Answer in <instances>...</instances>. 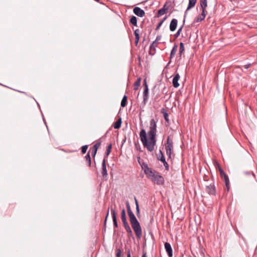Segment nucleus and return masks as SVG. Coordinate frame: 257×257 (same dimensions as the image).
<instances>
[{
	"mask_svg": "<svg viewBox=\"0 0 257 257\" xmlns=\"http://www.w3.org/2000/svg\"><path fill=\"white\" fill-rule=\"evenodd\" d=\"M157 120L153 118L150 121L149 130L148 133L145 129H142L140 132V140L144 148L150 152L154 150L157 143Z\"/></svg>",
	"mask_w": 257,
	"mask_h": 257,
	"instance_id": "nucleus-1",
	"label": "nucleus"
},
{
	"mask_svg": "<svg viewBox=\"0 0 257 257\" xmlns=\"http://www.w3.org/2000/svg\"><path fill=\"white\" fill-rule=\"evenodd\" d=\"M125 204L127 214L132 228L135 231L137 238L140 239L142 235V229L140 223L132 211L128 201H126Z\"/></svg>",
	"mask_w": 257,
	"mask_h": 257,
	"instance_id": "nucleus-2",
	"label": "nucleus"
},
{
	"mask_svg": "<svg viewBox=\"0 0 257 257\" xmlns=\"http://www.w3.org/2000/svg\"><path fill=\"white\" fill-rule=\"evenodd\" d=\"M147 177L157 185H160L164 184V178L155 170H153L152 173L149 174Z\"/></svg>",
	"mask_w": 257,
	"mask_h": 257,
	"instance_id": "nucleus-3",
	"label": "nucleus"
},
{
	"mask_svg": "<svg viewBox=\"0 0 257 257\" xmlns=\"http://www.w3.org/2000/svg\"><path fill=\"white\" fill-rule=\"evenodd\" d=\"M165 150L166 155L169 159H171V154L173 151V141L170 139L169 137H168L167 138V143L165 144Z\"/></svg>",
	"mask_w": 257,
	"mask_h": 257,
	"instance_id": "nucleus-4",
	"label": "nucleus"
},
{
	"mask_svg": "<svg viewBox=\"0 0 257 257\" xmlns=\"http://www.w3.org/2000/svg\"><path fill=\"white\" fill-rule=\"evenodd\" d=\"M205 190L210 195H215L216 194V189L214 183L206 186Z\"/></svg>",
	"mask_w": 257,
	"mask_h": 257,
	"instance_id": "nucleus-5",
	"label": "nucleus"
},
{
	"mask_svg": "<svg viewBox=\"0 0 257 257\" xmlns=\"http://www.w3.org/2000/svg\"><path fill=\"white\" fill-rule=\"evenodd\" d=\"M106 160L105 157L103 160L102 162L101 174L104 178H106L108 176L106 166Z\"/></svg>",
	"mask_w": 257,
	"mask_h": 257,
	"instance_id": "nucleus-6",
	"label": "nucleus"
},
{
	"mask_svg": "<svg viewBox=\"0 0 257 257\" xmlns=\"http://www.w3.org/2000/svg\"><path fill=\"white\" fill-rule=\"evenodd\" d=\"M158 43L156 42L153 41V43L151 44L149 48V54L151 56H154L156 53V47H157L158 45Z\"/></svg>",
	"mask_w": 257,
	"mask_h": 257,
	"instance_id": "nucleus-7",
	"label": "nucleus"
},
{
	"mask_svg": "<svg viewBox=\"0 0 257 257\" xmlns=\"http://www.w3.org/2000/svg\"><path fill=\"white\" fill-rule=\"evenodd\" d=\"M196 2H197V0H189V4L188 5V7L187 8V9L185 11V12L184 19L183 20L184 23L185 22V18L186 17L187 11L195 7V6L196 4Z\"/></svg>",
	"mask_w": 257,
	"mask_h": 257,
	"instance_id": "nucleus-8",
	"label": "nucleus"
},
{
	"mask_svg": "<svg viewBox=\"0 0 257 257\" xmlns=\"http://www.w3.org/2000/svg\"><path fill=\"white\" fill-rule=\"evenodd\" d=\"M168 9H169V7L167 6V4L166 3L164 5L163 7L162 8H161V9H160L158 11V14L157 15V17H160L164 15V14L167 13Z\"/></svg>",
	"mask_w": 257,
	"mask_h": 257,
	"instance_id": "nucleus-9",
	"label": "nucleus"
},
{
	"mask_svg": "<svg viewBox=\"0 0 257 257\" xmlns=\"http://www.w3.org/2000/svg\"><path fill=\"white\" fill-rule=\"evenodd\" d=\"M133 12L135 15L140 17H143L145 15V11L140 8L136 7L134 8Z\"/></svg>",
	"mask_w": 257,
	"mask_h": 257,
	"instance_id": "nucleus-10",
	"label": "nucleus"
},
{
	"mask_svg": "<svg viewBox=\"0 0 257 257\" xmlns=\"http://www.w3.org/2000/svg\"><path fill=\"white\" fill-rule=\"evenodd\" d=\"M149 99V88H145L143 92V100L142 102V104L145 106Z\"/></svg>",
	"mask_w": 257,
	"mask_h": 257,
	"instance_id": "nucleus-11",
	"label": "nucleus"
},
{
	"mask_svg": "<svg viewBox=\"0 0 257 257\" xmlns=\"http://www.w3.org/2000/svg\"><path fill=\"white\" fill-rule=\"evenodd\" d=\"M111 213L112 216V220L113 223V226L115 228L118 227V224L116 219V214L114 208H111Z\"/></svg>",
	"mask_w": 257,
	"mask_h": 257,
	"instance_id": "nucleus-12",
	"label": "nucleus"
},
{
	"mask_svg": "<svg viewBox=\"0 0 257 257\" xmlns=\"http://www.w3.org/2000/svg\"><path fill=\"white\" fill-rule=\"evenodd\" d=\"M142 167V169L144 170V172H145V174L147 175V176L149 174L152 173V171H153V170L152 168L149 167L147 163H143Z\"/></svg>",
	"mask_w": 257,
	"mask_h": 257,
	"instance_id": "nucleus-13",
	"label": "nucleus"
},
{
	"mask_svg": "<svg viewBox=\"0 0 257 257\" xmlns=\"http://www.w3.org/2000/svg\"><path fill=\"white\" fill-rule=\"evenodd\" d=\"M165 248L167 252V254L169 257H172L173 255V250L171 244L168 242L165 243Z\"/></svg>",
	"mask_w": 257,
	"mask_h": 257,
	"instance_id": "nucleus-14",
	"label": "nucleus"
},
{
	"mask_svg": "<svg viewBox=\"0 0 257 257\" xmlns=\"http://www.w3.org/2000/svg\"><path fill=\"white\" fill-rule=\"evenodd\" d=\"M177 24L178 20L176 19H172L170 24V30L171 32H174L176 29Z\"/></svg>",
	"mask_w": 257,
	"mask_h": 257,
	"instance_id": "nucleus-15",
	"label": "nucleus"
},
{
	"mask_svg": "<svg viewBox=\"0 0 257 257\" xmlns=\"http://www.w3.org/2000/svg\"><path fill=\"white\" fill-rule=\"evenodd\" d=\"M101 145V142H97L92 148V156L94 158L97 151Z\"/></svg>",
	"mask_w": 257,
	"mask_h": 257,
	"instance_id": "nucleus-16",
	"label": "nucleus"
},
{
	"mask_svg": "<svg viewBox=\"0 0 257 257\" xmlns=\"http://www.w3.org/2000/svg\"><path fill=\"white\" fill-rule=\"evenodd\" d=\"M180 75L178 73H177L174 77L172 81L173 85L174 87L177 88L179 86V83L178 81L180 79Z\"/></svg>",
	"mask_w": 257,
	"mask_h": 257,
	"instance_id": "nucleus-17",
	"label": "nucleus"
},
{
	"mask_svg": "<svg viewBox=\"0 0 257 257\" xmlns=\"http://www.w3.org/2000/svg\"><path fill=\"white\" fill-rule=\"evenodd\" d=\"M121 219L123 225L125 224L128 223L126 220L125 210L124 208H123L121 210Z\"/></svg>",
	"mask_w": 257,
	"mask_h": 257,
	"instance_id": "nucleus-18",
	"label": "nucleus"
},
{
	"mask_svg": "<svg viewBox=\"0 0 257 257\" xmlns=\"http://www.w3.org/2000/svg\"><path fill=\"white\" fill-rule=\"evenodd\" d=\"M177 48H178V46H177V44H174V45L171 50V53H170V60H171L174 57V56L177 51ZM170 62H171V60H170L169 64Z\"/></svg>",
	"mask_w": 257,
	"mask_h": 257,
	"instance_id": "nucleus-19",
	"label": "nucleus"
},
{
	"mask_svg": "<svg viewBox=\"0 0 257 257\" xmlns=\"http://www.w3.org/2000/svg\"><path fill=\"white\" fill-rule=\"evenodd\" d=\"M142 79L141 77H138L137 78V80L136 81V82L134 83V89L135 90H137L138 89L139 87L141 85V82Z\"/></svg>",
	"mask_w": 257,
	"mask_h": 257,
	"instance_id": "nucleus-20",
	"label": "nucleus"
},
{
	"mask_svg": "<svg viewBox=\"0 0 257 257\" xmlns=\"http://www.w3.org/2000/svg\"><path fill=\"white\" fill-rule=\"evenodd\" d=\"M85 160L86 162L87 163L89 167H91V161L90 155V152H88L86 155L85 156Z\"/></svg>",
	"mask_w": 257,
	"mask_h": 257,
	"instance_id": "nucleus-21",
	"label": "nucleus"
},
{
	"mask_svg": "<svg viewBox=\"0 0 257 257\" xmlns=\"http://www.w3.org/2000/svg\"><path fill=\"white\" fill-rule=\"evenodd\" d=\"M125 229L126 230V231L129 234L130 236L133 235V232L132 231V229L131 228V227L128 223L125 224L123 225Z\"/></svg>",
	"mask_w": 257,
	"mask_h": 257,
	"instance_id": "nucleus-22",
	"label": "nucleus"
},
{
	"mask_svg": "<svg viewBox=\"0 0 257 257\" xmlns=\"http://www.w3.org/2000/svg\"><path fill=\"white\" fill-rule=\"evenodd\" d=\"M122 123L121 119L120 118L116 121L113 125V127L115 129H118L120 127Z\"/></svg>",
	"mask_w": 257,
	"mask_h": 257,
	"instance_id": "nucleus-23",
	"label": "nucleus"
},
{
	"mask_svg": "<svg viewBox=\"0 0 257 257\" xmlns=\"http://www.w3.org/2000/svg\"><path fill=\"white\" fill-rule=\"evenodd\" d=\"M205 16H204V14H201L199 17L196 18L194 19V23H198V22H201L203 20H204L205 19Z\"/></svg>",
	"mask_w": 257,
	"mask_h": 257,
	"instance_id": "nucleus-24",
	"label": "nucleus"
},
{
	"mask_svg": "<svg viewBox=\"0 0 257 257\" xmlns=\"http://www.w3.org/2000/svg\"><path fill=\"white\" fill-rule=\"evenodd\" d=\"M200 3L201 9H206L207 7V0H200Z\"/></svg>",
	"mask_w": 257,
	"mask_h": 257,
	"instance_id": "nucleus-25",
	"label": "nucleus"
},
{
	"mask_svg": "<svg viewBox=\"0 0 257 257\" xmlns=\"http://www.w3.org/2000/svg\"><path fill=\"white\" fill-rule=\"evenodd\" d=\"M127 103V96L126 95H124L122 97V99L121 101V106L122 107H124L126 106Z\"/></svg>",
	"mask_w": 257,
	"mask_h": 257,
	"instance_id": "nucleus-26",
	"label": "nucleus"
},
{
	"mask_svg": "<svg viewBox=\"0 0 257 257\" xmlns=\"http://www.w3.org/2000/svg\"><path fill=\"white\" fill-rule=\"evenodd\" d=\"M161 112L163 113L164 117L165 120L167 122H168L169 121L168 113L167 112V111L164 108H162L161 110Z\"/></svg>",
	"mask_w": 257,
	"mask_h": 257,
	"instance_id": "nucleus-27",
	"label": "nucleus"
},
{
	"mask_svg": "<svg viewBox=\"0 0 257 257\" xmlns=\"http://www.w3.org/2000/svg\"><path fill=\"white\" fill-rule=\"evenodd\" d=\"M158 159L162 162H165V161H166L165 158L164 154L161 150H160V151H159V156Z\"/></svg>",
	"mask_w": 257,
	"mask_h": 257,
	"instance_id": "nucleus-28",
	"label": "nucleus"
},
{
	"mask_svg": "<svg viewBox=\"0 0 257 257\" xmlns=\"http://www.w3.org/2000/svg\"><path fill=\"white\" fill-rule=\"evenodd\" d=\"M135 204L136 205V214L139 217L140 215V208L138 201L136 197H135Z\"/></svg>",
	"mask_w": 257,
	"mask_h": 257,
	"instance_id": "nucleus-29",
	"label": "nucleus"
},
{
	"mask_svg": "<svg viewBox=\"0 0 257 257\" xmlns=\"http://www.w3.org/2000/svg\"><path fill=\"white\" fill-rule=\"evenodd\" d=\"M130 23L134 26H137V17L135 16H132L130 19Z\"/></svg>",
	"mask_w": 257,
	"mask_h": 257,
	"instance_id": "nucleus-30",
	"label": "nucleus"
},
{
	"mask_svg": "<svg viewBox=\"0 0 257 257\" xmlns=\"http://www.w3.org/2000/svg\"><path fill=\"white\" fill-rule=\"evenodd\" d=\"M111 149H112V144L111 143H110L108 145L106 150V152H105V155L106 157H107L110 154V153L111 151Z\"/></svg>",
	"mask_w": 257,
	"mask_h": 257,
	"instance_id": "nucleus-31",
	"label": "nucleus"
},
{
	"mask_svg": "<svg viewBox=\"0 0 257 257\" xmlns=\"http://www.w3.org/2000/svg\"><path fill=\"white\" fill-rule=\"evenodd\" d=\"M218 167L220 177H222V176H224V175H226L219 164H218Z\"/></svg>",
	"mask_w": 257,
	"mask_h": 257,
	"instance_id": "nucleus-32",
	"label": "nucleus"
},
{
	"mask_svg": "<svg viewBox=\"0 0 257 257\" xmlns=\"http://www.w3.org/2000/svg\"><path fill=\"white\" fill-rule=\"evenodd\" d=\"M184 44L182 42H181L180 44V49H179V54L181 55L182 53L184 51Z\"/></svg>",
	"mask_w": 257,
	"mask_h": 257,
	"instance_id": "nucleus-33",
	"label": "nucleus"
},
{
	"mask_svg": "<svg viewBox=\"0 0 257 257\" xmlns=\"http://www.w3.org/2000/svg\"><path fill=\"white\" fill-rule=\"evenodd\" d=\"M225 190L227 192H228L230 189V182L229 180L228 181L225 182Z\"/></svg>",
	"mask_w": 257,
	"mask_h": 257,
	"instance_id": "nucleus-34",
	"label": "nucleus"
},
{
	"mask_svg": "<svg viewBox=\"0 0 257 257\" xmlns=\"http://www.w3.org/2000/svg\"><path fill=\"white\" fill-rule=\"evenodd\" d=\"M183 27V26H182L179 29V30L177 31V32H176V33L174 35V36L175 38H177L179 37V36L180 35V33L182 31V28Z\"/></svg>",
	"mask_w": 257,
	"mask_h": 257,
	"instance_id": "nucleus-35",
	"label": "nucleus"
},
{
	"mask_svg": "<svg viewBox=\"0 0 257 257\" xmlns=\"http://www.w3.org/2000/svg\"><path fill=\"white\" fill-rule=\"evenodd\" d=\"M88 147V146L87 145L83 146L81 147V152L82 154H85L86 152Z\"/></svg>",
	"mask_w": 257,
	"mask_h": 257,
	"instance_id": "nucleus-36",
	"label": "nucleus"
},
{
	"mask_svg": "<svg viewBox=\"0 0 257 257\" xmlns=\"http://www.w3.org/2000/svg\"><path fill=\"white\" fill-rule=\"evenodd\" d=\"M121 254V250L119 248L116 249V255L117 257H120Z\"/></svg>",
	"mask_w": 257,
	"mask_h": 257,
	"instance_id": "nucleus-37",
	"label": "nucleus"
},
{
	"mask_svg": "<svg viewBox=\"0 0 257 257\" xmlns=\"http://www.w3.org/2000/svg\"><path fill=\"white\" fill-rule=\"evenodd\" d=\"M162 163H163L164 166H165L166 170H167V171L169 170V166L168 164L167 163V162L166 161H165V162H163Z\"/></svg>",
	"mask_w": 257,
	"mask_h": 257,
	"instance_id": "nucleus-38",
	"label": "nucleus"
},
{
	"mask_svg": "<svg viewBox=\"0 0 257 257\" xmlns=\"http://www.w3.org/2000/svg\"><path fill=\"white\" fill-rule=\"evenodd\" d=\"M244 174L247 175H250V176H252V177H253V178H254V177H255V175L252 172H244Z\"/></svg>",
	"mask_w": 257,
	"mask_h": 257,
	"instance_id": "nucleus-39",
	"label": "nucleus"
},
{
	"mask_svg": "<svg viewBox=\"0 0 257 257\" xmlns=\"http://www.w3.org/2000/svg\"><path fill=\"white\" fill-rule=\"evenodd\" d=\"M134 35L135 37H140V30L138 29L134 31Z\"/></svg>",
	"mask_w": 257,
	"mask_h": 257,
	"instance_id": "nucleus-40",
	"label": "nucleus"
},
{
	"mask_svg": "<svg viewBox=\"0 0 257 257\" xmlns=\"http://www.w3.org/2000/svg\"><path fill=\"white\" fill-rule=\"evenodd\" d=\"M109 208H108L107 210V212H106V217H105V220H104V226H105V225H106V221H107V218L108 216L109 215Z\"/></svg>",
	"mask_w": 257,
	"mask_h": 257,
	"instance_id": "nucleus-41",
	"label": "nucleus"
},
{
	"mask_svg": "<svg viewBox=\"0 0 257 257\" xmlns=\"http://www.w3.org/2000/svg\"><path fill=\"white\" fill-rule=\"evenodd\" d=\"M162 36L161 35H158L154 41V42H156V43L159 44V41L161 39Z\"/></svg>",
	"mask_w": 257,
	"mask_h": 257,
	"instance_id": "nucleus-42",
	"label": "nucleus"
},
{
	"mask_svg": "<svg viewBox=\"0 0 257 257\" xmlns=\"http://www.w3.org/2000/svg\"><path fill=\"white\" fill-rule=\"evenodd\" d=\"M221 178L224 179V182H226V181H228L229 180V178L227 175H225Z\"/></svg>",
	"mask_w": 257,
	"mask_h": 257,
	"instance_id": "nucleus-43",
	"label": "nucleus"
},
{
	"mask_svg": "<svg viewBox=\"0 0 257 257\" xmlns=\"http://www.w3.org/2000/svg\"><path fill=\"white\" fill-rule=\"evenodd\" d=\"M202 10V14H204V16H205L206 17L207 14V12L206 11V9H201Z\"/></svg>",
	"mask_w": 257,
	"mask_h": 257,
	"instance_id": "nucleus-44",
	"label": "nucleus"
},
{
	"mask_svg": "<svg viewBox=\"0 0 257 257\" xmlns=\"http://www.w3.org/2000/svg\"><path fill=\"white\" fill-rule=\"evenodd\" d=\"M162 24H162V23H161L160 22L158 23V24L157 25V27H156V29H155V30H156V31L160 29V28L161 27V26H162Z\"/></svg>",
	"mask_w": 257,
	"mask_h": 257,
	"instance_id": "nucleus-45",
	"label": "nucleus"
},
{
	"mask_svg": "<svg viewBox=\"0 0 257 257\" xmlns=\"http://www.w3.org/2000/svg\"><path fill=\"white\" fill-rule=\"evenodd\" d=\"M139 40H140V37H135V45L136 46H137L138 43H139Z\"/></svg>",
	"mask_w": 257,
	"mask_h": 257,
	"instance_id": "nucleus-46",
	"label": "nucleus"
},
{
	"mask_svg": "<svg viewBox=\"0 0 257 257\" xmlns=\"http://www.w3.org/2000/svg\"><path fill=\"white\" fill-rule=\"evenodd\" d=\"M143 85L145 86V88H148V86L147 85L146 79H145L144 80Z\"/></svg>",
	"mask_w": 257,
	"mask_h": 257,
	"instance_id": "nucleus-47",
	"label": "nucleus"
},
{
	"mask_svg": "<svg viewBox=\"0 0 257 257\" xmlns=\"http://www.w3.org/2000/svg\"><path fill=\"white\" fill-rule=\"evenodd\" d=\"M250 64H248L245 65L244 66V68L246 69H247L248 68L250 67Z\"/></svg>",
	"mask_w": 257,
	"mask_h": 257,
	"instance_id": "nucleus-48",
	"label": "nucleus"
},
{
	"mask_svg": "<svg viewBox=\"0 0 257 257\" xmlns=\"http://www.w3.org/2000/svg\"><path fill=\"white\" fill-rule=\"evenodd\" d=\"M167 16H166L160 21V22L163 24L164 22V21L167 19Z\"/></svg>",
	"mask_w": 257,
	"mask_h": 257,
	"instance_id": "nucleus-49",
	"label": "nucleus"
},
{
	"mask_svg": "<svg viewBox=\"0 0 257 257\" xmlns=\"http://www.w3.org/2000/svg\"><path fill=\"white\" fill-rule=\"evenodd\" d=\"M127 257H131V253L130 249L128 250Z\"/></svg>",
	"mask_w": 257,
	"mask_h": 257,
	"instance_id": "nucleus-50",
	"label": "nucleus"
},
{
	"mask_svg": "<svg viewBox=\"0 0 257 257\" xmlns=\"http://www.w3.org/2000/svg\"><path fill=\"white\" fill-rule=\"evenodd\" d=\"M142 257H147V253L146 252L143 251Z\"/></svg>",
	"mask_w": 257,
	"mask_h": 257,
	"instance_id": "nucleus-51",
	"label": "nucleus"
},
{
	"mask_svg": "<svg viewBox=\"0 0 257 257\" xmlns=\"http://www.w3.org/2000/svg\"><path fill=\"white\" fill-rule=\"evenodd\" d=\"M95 1H96L97 2H99V0H95Z\"/></svg>",
	"mask_w": 257,
	"mask_h": 257,
	"instance_id": "nucleus-52",
	"label": "nucleus"
}]
</instances>
